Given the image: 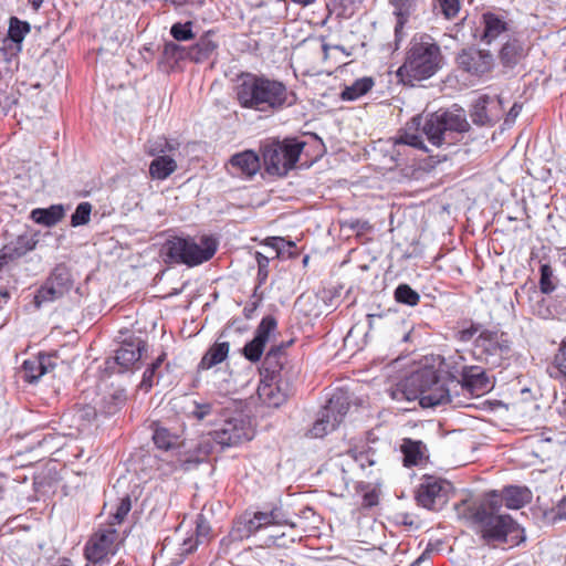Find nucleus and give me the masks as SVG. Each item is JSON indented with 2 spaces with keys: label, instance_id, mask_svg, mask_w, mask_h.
Masks as SVG:
<instances>
[{
  "label": "nucleus",
  "instance_id": "nucleus-31",
  "mask_svg": "<svg viewBox=\"0 0 566 566\" xmlns=\"http://www.w3.org/2000/svg\"><path fill=\"white\" fill-rule=\"evenodd\" d=\"M502 500L507 509L517 510L531 500V492L526 488L509 486L504 489Z\"/></svg>",
  "mask_w": 566,
  "mask_h": 566
},
{
  "label": "nucleus",
  "instance_id": "nucleus-3",
  "mask_svg": "<svg viewBox=\"0 0 566 566\" xmlns=\"http://www.w3.org/2000/svg\"><path fill=\"white\" fill-rule=\"evenodd\" d=\"M389 395L392 400L398 402L419 400L423 408H432L451 401L447 381L440 379L432 368H422L412 373L389 389Z\"/></svg>",
  "mask_w": 566,
  "mask_h": 566
},
{
  "label": "nucleus",
  "instance_id": "nucleus-17",
  "mask_svg": "<svg viewBox=\"0 0 566 566\" xmlns=\"http://www.w3.org/2000/svg\"><path fill=\"white\" fill-rule=\"evenodd\" d=\"M459 66L472 75H482L489 72L493 64V57L489 52L468 49L457 57Z\"/></svg>",
  "mask_w": 566,
  "mask_h": 566
},
{
  "label": "nucleus",
  "instance_id": "nucleus-38",
  "mask_svg": "<svg viewBox=\"0 0 566 566\" xmlns=\"http://www.w3.org/2000/svg\"><path fill=\"white\" fill-rule=\"evenodd\" d=\"M276 328V321L272 316H265L262 318L260 325L258 326L254 338L262 342L264 345L269 342L270 335Z\"/></svg>",
  "mask_w": 566,
  "mask_h": 566
},
{
  "label": "nucleus",
  "instance_id": "nucleus-64",
  "mask_svg": "<svg viewBox=\"0 0 566 566\" xmlns=\"http://www.w3.org/2000/svg\"><path fill=\"white\" fill-rule=\"evenodd\" d=\"M55 566H71V564L66 560L61 562L60 564H56Z\"/></svg>",
  "mask_w": 566,
  "mask_h": 566
},
{
  "label": "nucleus",
  "instance_id": "nucleus-52",
  "mask_svg": "<svg viewBox=\"0 0 566 566\" xmlns=\"http://www.w3.org/2000/svg\"><path fill=\"white\" fill-rule=\"evenodd\" d=\"M378 503V494L376 491L366 492L363 496V506L373 507Z\"/></svg>",
  "mask_w": 566,
  "mask_h": 566
},
{
  "label": "nucleus",
  "instance_id": "nucleus-60",
  "mask_svg": "<svg viewBox=\"0 0 566 566\" xmlns=\"http://www.w3.org/2000/svg\"><path fill=\"white\" fill-rule=\"evenodd\" d=\"M165 548H166V546L163 548V551L160 552L159 556L156 558V562L158 564H163L165 562V557H166L165 556Z\"/></svg>",
  "mask_w": 566,
  "mask_h": 566
},
{
  "label": "nucleus",
  "instance_id": "nucleus-39",
  "mask_svg": "<svg viewBox=\"0 0 566 566\" xmlns=\"http://www.w3.org/2000/svg\"><path fill=\"white\" fill-rule=\"evenodd\" d=\"M92 206L90 202H81L71 217V224L78 227L88 223Z\"/></svg>",
  "mask_w": 566,
  "mask_h": 566
},
{
  "label": "nucleus",
  "instance_id": "nucleus-23",
  "mask_svg": "<svg viewBox=\"0 0 566 566\" xmlns=\"http://www.w3.org/2000/svg\"><path fill=\"white\" fill-rule=\"evenodd\" d=\"M229 165L232 172L251 177L260 169V158L254 151L244 150L233 155L230 158Z\"/></svg>",
  "mask_w": 566,
  "mask_h": 566
},
{
  "label": "nucleus",
  "instance_id": "nucleus-7",
  "mask_svg": "<svg viewBox=\"0 0 566 566\" xmlns=\"http://www.w3.org/2000/svg\"><path fill=\"white\" fill-rule=\"evenodd\" d=\"M480 526L482 537L488 542H506L507 536L517 531V524L509 515H496L480 505L472 514Z\"/></svg>",
  "mask_w": 566,
  "mask_h": 566
},
{
  "label": "nucleus",
  "instance_id": "nucleus-30",
  "mask_svg": "<svg viewBox=\"0 0 566 566\" xmlns=\"http://www.w3.org/2000/svg\"><path fill=\"white\" fill-rule=\"evenodd\" d=\"M224 332L220 335L218 340L207 350L200 361V366L203 369H210L221 364L229 354L230 345L228 342L220 340L223 337Z\"/></svg>",
  "mask_w": 566,
  "mask_h": 566
},
{
  "label": "nucleus",
  "instance_id": "nucleus-57",
  "mask_svg": "<svg viewBox=\"0 0 566 566\" xmlns=\"http://www.w3.org/2000/svg\"><path fill=\"white\" fill-rule=\"evenodd\" d=\"M476 333V328L464 329L461 332V339L469 340Z\"/></svg>",
  "mask_w": 566,
  "mask_h": 566
},
{
  "label": "nucleus",
  "instance_id": "nucleus-58",
  "mask_svg": "<svg viewBox=\"0 0 566 566\" xmlns=\"http://www.w3.org/2000/svg\"><path fill=\"white\" fill-rule=\"evenodd\" d=\"M558 412L560 416L566 418V396L563 398L560 405L558 406Z\"/></svg>",
  "mask_w": 566,
  "mask_h": 566
},
{
  "label": "nucleus",
  "instance_id": "nucleus-4",
  "mask_svg": "<svg viewBox=\"0 0 566 566\" xmlns=\"http://www.w3.org/2000/svg\"><path fill=\"white\" fill-rule=\"evenodd\" d=\"M442 55L440 48L429 36L411 44L405 63L397 74L409 82L422 81L431 77L441 66Z\"/></svg>",
  "mask_w": 566,
  "mask_h": 566
},
{
  "label": "nucleus",
  "instance_id": "nucleus-13",
  "mask_svg": "<svg viewBox=\"0 0 566 566\" xmlns=\"http://www.w3.org/2000/svg\"><path fill=\"white\" fill-rule=\"evenodd\" d=\"M118 548V534L115 530H103L96 532L85 546V556L88 562L86 566H97L109 556L115 555Z\"/></svg>",
  "mask_w": 566,
  "mask_h": 566
},
{
  "label": "nucleus",
  "instance_id": "nucleus-40",
  "mask_svg": "<svg viewBox=\"0 0 566 566\" xmlns=\"http://www.w3.org/2000/svg\"><path fill=\"white\" fill-rule=\"evenodd\" d=\"M264 245L272 249L274 255L272 258H281L284 255V249L287 247L289 249L295 248L294 242L286 241L283 238L273 237L268 238L264 242Z\"/></svg>",
  "mask_w": 566,
  "mask_h": 566
},
{
  "label": "nucleus",
  "instance_id": "nucleus-27",
  "mask_svg": "<svg viewBox=\"0 0 566 566\" xmlns=\"http://www.w3.org/2000/svg\"><path fill=\"white\" fill-rule=\"evenodd\" d=\"M394 8V15L396 17L395 35L400 39L403 35V27L409 21V18L415 12V0H390Z\"/></svg>",
  "mask_w": 566,
  "mask_h": 566
},
{
  "label": "nucleus",
  "instance_id": "nucleus-46",
  "mask_svg": "<svg viewBox=\"0 0 566 566\" xmlns=\"http://www.w3.org/2000/svg\"><path fill=\"white\" fill-rule=\"evenodd\" d=\"M199 31L200 29L193 21H185L184 23L179 22V41L190 40L199 33Z\"/></svg>",
  "mask_w": 566,
  "mask_h": 566
},
{
  "label": "nucleus",
  "instance_id": "nucleus-2",
  "mask_svg": "<svg viewBox=\"0 0 566 566\" xmlns=\"http://www.w3.org/2000/svg\"><path fill=\"white\" fill-rule=\"evenodd\" d=\"M239 104L258 112L277 111L295 103V96L280 81L252 73L243 74L235 86Z\"/></svg>",
  "mask_w": 566,
  "mask_h": 566
},
{
  "label": "nucleus",
  "instance_id": "nucleus-6",
  "mask_svg": "<svg viewBox=\"0 0 566 566\" xmlns=\"http://www.w3.org/2000/svg\"><path fill=\"white\" fill-rule=\"evenodd\" d=\"M304 144L298 142L270 143L263 147V160L270 174L286 175L297 163Z\"/></svg>",
  "mask_w": 566,
  "mask_h": 566
},
{
  "label": "nucleus",
  "instance_id": "nucleus-24",
  "mask_svg": "<svg viewBox=\"0 0 566 566\" xmlns=\"http://www.w3.org/2000/svg\"><path fill=\"white\" fill-rule=\"evenodd\" d=\"M400 450L403 454V464L406 467L420 465L428 459L427 447L419 440L403 439Z\"/></svg>",
  "mask_w": 566,
  "mask_h": 566
},
{
  "label": "nucleus",
  "instance_id": "nucleus-42",
  "mask_svg": "<svg viewBox=\"0 0 566 566\" xmlns=\"http://www.w3.org/2000/svg\"><path fill=\"white\" fill-rule=\"evenodd\" d=\"M264 346L265 345L262 342H260L256 338H253L244 346L243 354L247 359L255 363L261 358L264 350Z\"/></svg>",
  "mask_w": 566,
  "mask_h": 566
},
{
  "label": "nucleus",
  "instance_id": "nucleus-44",
  "mask_svg": "<svg viewBox=\"0 0 566 566\" xmlns=\"http://www.w3.org/2000/svg\"><path fill=\"white\" fill-rule=\"evenodd\" d=\"M350 457L361 470L377 463L375 453L370 451L353 452L350 453Z\"/></svg>",
  "mask_w": 566,
  "mask_h": 566
},
{
  "label": "nucleus",
  "instance_id": "nucleus-8",
  "mask_svg": "<svg viewBox=\"0 0 566 566\" xmlns=\"http://www.w3.org/2000/svg\"><path fill=\"white\" fill-rule=\"evenodd\" d=\"M475 354L492 367H499L511 353V343L504 333L483 331L475 339Z\"/></svg>",
  "mask_w": 566,
  "mask_h": 566
},
{
  "label": "nucleus",
  "instance_id": "nucleus-25",
  "mask_svg": "<svg viewBox=\"0 0 566 566\" xmlns=\"http://www.w3.org/2000/svg\"><path fill=\"white\" fill-rule=\"evenodd\" d=\"M482 24L483 32L481 34V41L488 44L507 31V22L503 19V17L493 12H485L482 14Z\"/></svg>",
  "mask_w": 566,
  "mask_h": 566
},
{
  "label": "nucleus",
  "instance_id": "nucleus-10",
  "mask_svg": "<svg viewBox=\"0 0 566 566\" xmlns=\"http://www.w3.org/2000/svg\"><path fill=\"white\" fill-rule=\"evenodd\" d=\"M217 249L218 242L211 235H202L198 239L179 238V262L188 266L200 265L212 259Z\"/></svg>",
  "mask_w": 566,
  "mask_h": 566
},
{
  "label": "nucleus",
  "instance_id": "nucleus-22",
  "mask_svg": "<svg viewBox=\"0 0 566 566\" xmlns=\"http://www.w3.org/2000/svg\"><path fill=\"white\" fill-rule=\"evenodd\" d=\"M144 347V342L140 338L124 342L116 350V363L123 369H128L140 359Z\"/></svg>",
  "mask_w": 566,
  "mask_h": 566
},
{
  "label": "nucleus",
  "instance_id": "nucleus-9",
  "mask_svg": "<svg viewBox=\"0 0 566 566\" xmlns=\"http://www.w3.org/2000/svg\"><path fill=\"white\" fill-rule=\"evenodd\" d=\"M348 409L349 403L347 399L343 396L334 395L319 411L307 436L315 439L325 437L339 426Z\"/></svg>",
  "mask_w": 566,
  "mask_h": 566
},
{
  "label": "nucleus",
  "instance_id": "nucleus-50",
  "mask_svg": "<svg viewBox=\"0 0 566 566\" xmlns=\"http://www.w3.org/2000/svg\"><path fill=\"white\" fill-rule=\"evenodd\" d=\"M501 501L503 500L495 492H492L482 505H485L488 512L494 513L501 506Z\"/></svg>",
  "mask_w": 566,
  "mask_h": 566
},
{
  "label": "nucleus",
  "instance_id": "nucleus-11",
  "mask_svg": "<svg viewBox=\"0 0 566 566\" xmlns=\"http://www.w3.org/2000/svg\"><path fill=\"white\" fill-rule=\"evenodd\" d=\"M452 484L441 478L423 476L418 491V503L432 511H440L449 501Z\"/></svg>",
  "mask_w": 566,
  "mask_h": 566
},
{
  "label": "nucleus",
  "instance_id": "nucleus-62",
  "mask_svg": "<svg viewBox=\"0 0 566 566\" xmlns=\"http://www.w3.org/2000/svg\"><path fill=\"white\" fill-rule=\"evenodd\" d=\"M367 317H368L369 325L371 326V325H373V323H374V319H375L376 317L380 318V317H381V315L369 314Z\"/></svg>",
  "mask_w": 566,
  "mask_h": 566
},
{
  "label": "nucleus",
  "instance_id": "nucleus-48",
  "mask_svg": "<svg viewBox=\"0 0 566 566\" xmlns=\"http://www.w3.org/2000/svg\"><path fill=\"white\" fill-rule=\"evenodd\" d=\"M161 363L163 356L158 357L157 360L151 365V367L145 370L140 382V387L146 391L153 386V378L155 376V371L161 365Z\"/></svg>",
  "mask_w": 566,
  "mask_h": 566
},
{
  "label": "nucleus",
  "instance_id": "nucleus-29",
  "mask_svg": "<svg viewBox=\"0 0 566 566\" xmlns=\"http://www.w3.org/2000/svg\"><path fill=\"white\" fill-rule=\"evenodd\" d=\"M462 376L464 385L476 395H481L490 387L485 373L478 366L464 367Z\"/></svg>",
  "mask_w": 566,
  "mask_h": 566
},
{
  "label": "nucleus",
  "instance_id": "nucleus-36",
  "mask_svg": "<svg viewBox=\"0 0 566 566\" xmlns=\"http://www.w3.org/2000/svg\"><path fill=\"white\" fill-rule=\"evenodd\" d=\"M177 65V45L175 43H167L165 45L163 57L159 62L160 69L166 72L170 73L175 70Z\"/></svg>",
  "mask_w": 566,
  "mask_h": 566
},
{
  "label": "nucleus",
  "instance_id": "nucleus-15",
  "mask_svg": "<svg viewBox=\"0 0 566 566\" xmlns=\"http://www.w3.org/2000/svg\"><path fill=\"white\" fill-rule=\"evenodd\" d=\"M502 114V102L496 95H481L472 105L471 118L476 125H494Z\"/></svg>",
  "mask_w": 566,
  "mask_h": 566
},
{
  "label": "nucleus",
  "instance_id": "nucleus-21",
  "mask_svg": "<svg viewBox=\"0 0 566 566\" xmlns=\"http://www.w3.org/2000/svg\"><path fill=\"white\" fill-rule=\"evenodd\" d=\"M180 448L184 451H182V458H181V453L179 452V465L184 470H189L191 468V465H196V464L202 462L207 458V455L210 451L209 443L203 442V441L182 442L181 444H179V449Z\"/></svg>",
  "mask_w": 566,
  "mask_h": 566
},
{
  "label": "nucleus",
  "instance_id": "nucleus-54",
  "mask_svg": "<svg viewBox=\"0 0 566 566\" xmlns=\"http://www.w3.org/2000/svg\"><path fill=\"white\" fill-rule=\"evenodd\" d=\"M515 52V46L512 44H505L501 50V56L506 62L511 61V55Z\"/></svg>",
  "mask_w": 566,
  "mask_h": 566
},
{
  "label": "nucleus",
  "instance_id": "nucleus-5",
  "mask_svg": "<svg viewBox=\"0 0 566 566\" xmlns=\"http://www.w3.org/2000/svg\"><path fill=\"white\" fill-rule=\"evenodd\" d=\"M243 524V532L247 536L256 534L261 531L271 530L265 543L268 545H276L285 547L294 542L293 537L286 536L284 532H280L281 527H295V524L289 522L281 509L274 507L269 512L244 513L240 521Z\"/></svg>",
  "mask_w": 566,
  "mask_h": 566
},
{
  "label": "nucleus",
  "instance_id": "nucleus-16",
  "mask_svg": "<svg viewBox=\"0 0 566 566\" xmlns=\"http://www.w3.org/2000/svg\"><path fill=\"white\" fill-rule=\"evenodd\" d=\"M289 395V385L274 374L263 378L258 387L260 400L269 407H280L286 401Z\"/></svg>",
  "mask_w": 566,
  "mask_h": 566
},
{
  "label": "nucleus",
  "instance_id": "nucleus-55",
  "mask_svg": "<svg viewBox=\"0 0 566 566\" xmlns=\"http://www.w3.org/2000/svg\"><path fill=\"white\" fill-rule=\"evenodd\" d=\"M557 516L560 520H566V496L557 505Z\"/></svg>",
  "mask_w": 566,
  "mask_h": 566
},
{
  "label": "nucleus",
  "instance_id": "nucleus-26",
  "mask_svg": "<svg viewBox=\"0 0 566 566\" xmlns=\"http://www.w3.org/2000/svg\"><path fill=\"white\" fill-rule=\"evenodd\" d=\"M216 48L217 44L210 39L209 34H206L192 48L179 45V60L189 59L193 62H201L208 59Z\"/></svg>",
  "mask_w": 566,
  "mask_h": 566
},
{
  "label": "nucleus",
  "instance_id": "nucleus-19",
  "mask_svg": "<svg viewBox=\"0 0 566 566\" xmlns=\"http://www.w3.org/2000/svg\"><path fill=\"white\" fill-rule=\"evenodd\" d=\"M38 242L39 239L35 233L31 235H19L15 241L0 250V261L2 266L22 258L28 252L33 251L38 245Z\"/></svg>",
  "mask_w": 566,
  "mask_h": 566
},
{
  "label": "nucleus",
  "instance_id": "nucleus-41",
  "mask_svg": "<svg viewBox=\"0 0 566 566\" xmlns=\"http://www.w3.org/2000/svg\"><path fill=\"white\" fill-rule=\"evenodd\" d=\"M30 31L29 24L12 18L9 27V36L12 41L20 43Z\"/></svg>",
  "mask_w": 566,
  "mask_h": 566
},
{
  "label": "nucleus",
  "instance_id": "nucleus-61",
  "mask_svg": "<svg viewBox=\"0 0 566 566\" xmlns=\"http://www.w3.org/2000/svg\"><path fill=\"white\" fill-rule=\"evenodd\" d=\"M177 33H178V30H177V23H174L170 28V34L172 35V38L175 40H177Z\"/></svg>",
  "mask_w": 566,
  "mask_h": 566
},
{
  "label": "nucleus",
  "instance_id": "nucleus-51",
  "mask_svg": "<svg viewBox=\"0 0 566 566\" xmlns=\"http://www.w3.org/2000/svg\"><path fill=\"white\" fill-rule=\"evenodd\" d=\"M197 545H198L197 538H192V537L187 538L184 541L181 547H179V554L192 553L197 548Z\"/></svg>",
  "mask_w": 566,
  "mask_h": 566
},
{
  "label": "nucleus",
  "instance_id": "nucleus-34",
  "mask_svg": "<svg viewBox=\"0 0 566 566\" xmlns=\"http://www.w3.org/2000/svg\"><path fill=\"white\" fill-rule=\"evenodd\" d=\"M181 408L187 417L201 420L211 412L212 407L209 403H198L196 400L191 399V397H185Z\"/></svg>",
  "mask_w": 566,
  "mask_h": 566
},
{
  "label": "nucleus",
  "instance_id": "nucleus-18",
  "mask_svg": "<svg viewBox=\"0 0 566 566\" xmlns=\"http://www.w3.org/2000/svg\"><path fill=\"white\" fill-rule=\"evenodd\" d=\"M153 440L159 451L157 457L171 464V471H174V461L177 455V436L167 428L157 426L154 430Z\"/></svg>",
  "mask_w": 566,
  "mask_h": 566
},
{
  "label": "nucleus",
  "instance_id": "nucleus-47",
  "mask_svg": "<svg viewBox=\"0 0 566 566\" xmlns=\"http://www.w3.org/2000/svg\"><path fill=\"white\" fill-rule=\"evenodd\" d=\"M255 256V261L258 263V268H259V271H258V277L260 280V282H264L269 275V262H270V256L268 255H264L263 253L261 252H255L254 254Z\"/></svg>",
  "mask_w": 566,
  "mask_h": 566
},
{
  "label": "nucleus",
  "instance_id": "nucleus-20",
  "mask_svg": "<svg viewBox=\"0 0 566 566\" xmlns=\"http://www.w3.org/2000/svg\"><path fill=\"white\" fill-rule=\"evenodd\" d=\"M54 368L52 358L46 355H39L23 361L20 374L21 377L32 384L36 382L43 375Z\"/></svg>",
  "mask_w": 566,
  "mask_h": 566
},
{
  "label": "nucleus",
  "instance_id": "nucleus-33",
  "mask_svg": "<svg viewBox=\"0 0 566 566\" xmlns=\"http://www.w3.org/2000/svg\"><path fill=\"white\" fill-rule=\"evenodd\" d=\"M176 168L175 160L168 156H159L149 167V172L153 178L156 179H165L167 178Z\"/></svg>",
  "mask_w": 566,
  "mask_h": 566
},
{
  "label": "nucleus",
  "instance_id": "nucleus-14",
  "mask_svg": "<svg viewBox=\"0 0 566 566\" xmlns=\"http://www.w3.org/2000/svg\"><path fill=\"white\" fill-rule=\"evenodd\" d=\"M253 438V430L241 415L226 419L214 431L213 439L222 447H232Z\"/></svg>",
  "mask_w": 566,
  "mask_h": 566
},
{
  "label": "nucleus",
  "instance_id": "nucleus-63",
  "mask_svg": "<svg viewBox=\"0 0 566 566\" xmlns=\"http://www.w3.org/2000/svg\"><path fill=\"white\" fill-rule=\"evenodd\" d=\"M31 2L34 8H39L42 4L43 0H31Z\"/></svg>",
  "mask_w": 566,
  "mask_h": 566
},
{
  "label": "nucleus",
  "instance_id": "nucleus-53",
  "mask_svg": "<svg viewBox=\"0 0 566 566\" xmlns=\"http://www.w3.org/2000/svg\"><path fill=\"white\" fill-rule=\"evenodd\" d=\"M521 111L522 106L515 103L509 111L505 122L513 123L515 118L520 115Z\"/></svg>",
  "mask_w": 566,
  "mask_h": 566
},
{
  "label": "nucleus",
  "instance_id": "nucleus-35",
  "mask_svg": "<svg viewBox=\"0 0 566 566\" xmlns=\"http://www.w3.org/2000/svg\"><path fill=\"white\" fill-rule=\"evenodd\" d=\"M395 300L401 304L416 306L420 301V295L408 284H399L395 290Z\"/></svg>",
  "mask_w": 566,
  "mask_h": 566
},
{
  "label": "nucleus",
  "instance_id": "nucleus-37",
  "mask_svg": "<svg viewBox=\"0 0 566 566\" xmlns=\"http://www.w3.org/2000/svg\"><path fill=\"white\" fill-rule=\"evenodd\" d=\"M434 10L446 19L451 20L460 11V0H434Z\"/></svg>",
  "mask_w": 566,
  "mask_h": 566
},
{
  "label": "nucleus",
  "instance_id": "nucleus-45",
  "mask_svg": "<svg viewBox=\"0 0 566 566\" xmlns=\"http://www.w3.org/2000/svg\"><path fill=\"white\" fill-rule=\"evenodd\" d=\"M132 509V501L128 495H125L120 499L119 503L116 506V511L113 514L114 523H122L125 518V516L128 514V512Z\"/></svg>",
  "mask_w": 566,
  "mask_h": 566
},
{
  "label": "nucleus",
  "instance_id": "nucleus-32",
  "mask_svg": "<svg viewBox=\"0 0 566 566\" xmlns=\"http://www.w3.org/2000/svg\"><path fill=\"white\" fill-rule=\"evenodd\" d=\"M374 86V81L370 77H363L356 80L350 86H346L342 92V98L345 101H355L365 95Z\"/></svg>",
  "mask_w": 566,
  "mask_h": 566
},
{
  "label": "nucleus",
  "instance_id": "nucleus-49",
  "mask_svg": "<svg viewBox=\"0 0 566 566\" xmlns=\"http://www.w3.org/2000/svg\"><path fill=\"white\" fill-rule=\"evenodd\" d=\"M554 365L566 377V339H564L554 357Z\"/></svg>",
  "mask_w": 566,
  "mask_h": 566
},
{
  "label": "nucleus",
  "instance_id": "nucleus-56",
  "mask_svg": "<svg viewBox=\"0 0 566 566\" xmlns=\"http://www.w3.org/2000/svg\"><path fill=\"white\" fill-rule=\"evenodd\" d=\"M205 0H179V7L184 4H191L192 7L200 8Z\"/></svg>",
  "mask_w": 566,
  "mask_h": 566
},
{
  "label": "nucleus",
  "instance_id": "nucleus-59",
  "mask_svg": "<svg viewBox=\"0 0 566 566\" xmlns=\"http://www.w3.org/2000/svg\"><path fill=\"white\" fill-rule=\"evenodd\" d=\"M291 1L296 3V4L306 7V6L312 4L315 0H291Z\"/></svg>",
  "mask_w": 566,
  "mask_h": 566
},
{
  "label": "nucleus",
  "instance_id": "nucleus-28",
  "mask_svg": "<svg viewBox=\"0 0 566 566\" xmlns=\"http://www.w3.org/2000/svg\"><path fill=\"white\" fill-rule=\"evenodd\" d=\"M65 214L62 205H52L49 208H36L31 211V219L39 224L53 227L60 222Z\"/></svg>",
  "mask_w": 566,
  "mask_h": 566
},
{
  "label": "nucleus",
  "instance_id": "nucleus-43",
  "mask_svg": "<svg viewBox=\"0 0 566 566\" xmlns=\"http://www.w3.org/2000/svg\"><path fill=\"white\" fill-rule=\"evenodd\" d=\"M553 271L549 265L543 264L541 266V280L539 287L541 291L545 294L552 293L555 290V285L552 281Z\"/></svg>",
  "mask_w": 566,
  "mask_h": 566
},
{
  "label": "nucleus",
  "instance_id": "nucleus-1",
  "mask_svg": "<svg viewBox=\"0 0 566 566\" xmlns=\"http://www.w3.org/2000/svg\"><path fill=\"white\" fill-rule=\"evenodd\" d=\"M462 108L439 111L426 116H415L406 124V127L395 137L392 155L395 160L405 161L406 146L423 151H429L423 143V137L436 147L451 145L454 142V134H461L469 129Z\"/></svg>",
  "mask_w": 566,
  "mask_h": 566
},
{
  "label": "nucleus",
  "instance_id": "nucleus-12",
  "mask_svg": "<svg viewBox=\"0 0 566 566\" xmlns=\"http://www.w3.org/2000/svg\"><path fill=\"white\" fill-rule=\"evenodd\" d=\"M73 287V279L70 270L63 265H57L45 283L38 290L34 302L39 307L43 303L54 302L66 295Z\"/></svg>",
  "mask_w": 566,
  "mask_h": 566
}]
</instances>
